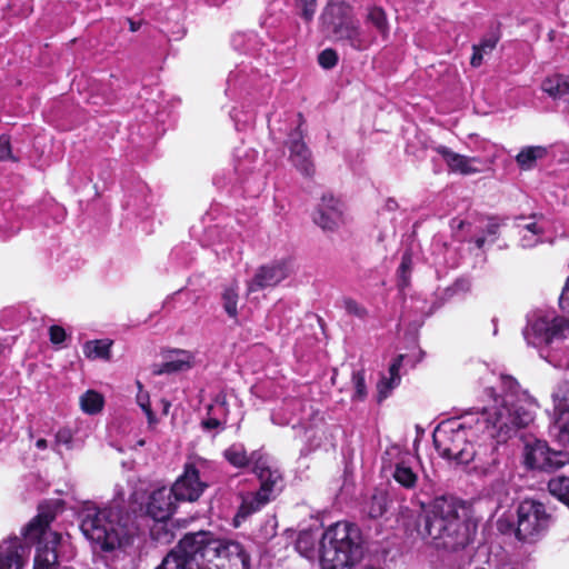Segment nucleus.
I'll use <instances>...</instances> for the list:
<instances>
[{
  "mask_svg": "<svg viewBox=\"0 0 569 569\" xmlns=\"http://www.w3.org/2000/svg\"><path fill=\"white\" fill-rule=\"evenodd\" d=\"M478 411L469 412L463 421L451 420L439 425L433 432V443L439 455L458 463L476 461V468L485 475H492L499 461L496 446L486 432L478 430L475 420Z\"/></svg>",
  "mask_w": 569,
  "mask_h": 569,
  "instance_id": "nucleus-1",
  "label": "nucleus"
},
{
  "mask_svg": "<svg viewBox=\"0 0 569 569\" xmlns=\"http://www.w3.org/2000/svg\"><path fill=\"white\" fill-rule=\"evenodd\" d=\"M417 532L437 549L456 551L466 548L476 533L461 502L449 496L433 499L423 507L417 522Z\"/></svg>",
  "mask_w": 569,
  "mask_h": 569,
  "instance_id": "nucleus-2",
  "label": "nucleus"
},
{
  "mask_svg": "<svg viewBox=\"0 0 569 569\" xmlns=\"http://www.w3.org/2000/svg\"><path fill=\"white\" fill-rule=\"evenodd\" d=\"M500 380L503 395L495 398L491 406L478 411L475 419L477 429L497 437L498 442L506 441L518 429L528 427L535 420L538 408L537 400L521 389L516 379L502 375Z\"/></svg>",
  "mask_w": 569,
  "mask_h": 569,
  "instance_id": "nucleus-3",
  "label": "nucleus"
},
{
  "mask_svg": "<svg viewBox=\"0 0 569 569\" xmlns=\"http://www.w3.org/2000/svg\"><path fill=\"white\" fill-rule=\"evenodd\" d=\"M318 536L312 531H302L296 541V549L307 559L319 556L323 569H350L363 556L360 529L350 522L339 521L322 535L317 550Z\"/></svg>",
  "mask_w": 569,
  "mask_h": 569,
  "instance_id": "nucleus-4",
  "label": "nucleus"
},
{
  "mask_svg": "<svg viewBox=\"0 0 569 569\" xmlns=\"http://www.w3.org/2000/svg\"><path fill=\"white\" fill-rule=\"evenodd\" d=\"M79 518L82 533L103 550L130 545L137 531L131 516L118 505L99 508L87 502Z\"/></svg>",
  "mask_w": 569,
  "mask_h": 569,
  "instance_id": "nucleus-5",
  "label": "nucleus"
},
{
  "mask_svg": "<svg viewBox=\"0 0 569 569\" xmlns=\"http://www.w3.org/2000/svg\"><path fill=\"white\" fill-rule=\"evenodd\" d=\"M527 343L538 350L552 367L569 370V320L549 312L536 311L523 329Z\"/></svg>",
  "mask_w": 569,
  "mask_h": 569,
  "instance_id": "nucleus-6",
  "label": "nucleus"
},
{
  "mask_svg": "<svg viewBox=\"0 0 569 569\" xmlns=\"http://www.w3.org/2000/svg\"><path fill=\"white\" fill-rule=\"evenodd\" d=\"M320 19L323 28L337 42L358 51L367 50L373 42L355 18L351 7L345 1H329Z\"/></svg>",
  "mask_w": 569,
  "mask_h": 569,
  "instance_id": "nucleus-7",
  "label": "nucleus"
},
{
  "mask_svg": "<svg viewBox=\"0 0 569 569\" xmlns=\"http://www.w3.org/2000/svg\"><path fill=\"white\" fill-rule=\"evenodd\" d=\"M181 548L193 560L194 557H204L208 560L226 559L236 569L250 568V557L239 542L216 538L208 531L187 533L181 539Z\"/></svg>",
  "mask_w": 569,
  "mask_h": 569,
  "instance_id": "nucleus-8",
  "label": "nucleus"
},
{
  "mask_svg": "<svg viewBox=\"0 0 569 569\" xmlns=\"http://www.w3.org/2000/svg\"><path fill=\"white\" fill-rule=\"evenodd\" d=\"M57 507V503L41 505L38 515L22 530L27 541L38 540L39 542L33 569H54L58 563L56 548L61 537L49 530V525L56 517Z\"/></svg>",
  "mask_w": 569,
  "mask_h": 569,
  "instance_id": "nucleus-9",
  "label": "nucleus"
},
{
  "mask_svg": "<svg viewBox=\"0 0 569 569\" xmlns=\"http://www.w3.org/2000/svg\"><path fill=\"white\" fill-rule=\"evenodd\" d=\"M252 472L260 481V489L242 497L238 515L247 517L267 505L282 489V475L267 456L252 452Z\"/></svg>",
  "mask_w": 569,
  "mask_h": 569,
  "instance_id": "nucleus-10",
  "label": "nucleus"
},
{
  "mask_svg": "<svg viewBox=\"0 0 569 569\" xmlns=\"http://www.w3.org/2000/svg\"><path fill=\"white\" fill-rule=\"evenodd\" d=\"M553 521L546 506L533 499H525L517 507L516 537L532 543L542 538Z\"/></svg>",
  "mask_w": 569,
  "mask_h": 569,
  "instance_id": "nucleus-11",
  "label": "nucleus"
},
{
  "mask_svg": "<svg viewBox=\"0 0 569 569\" xmlns=\"http://www.w3.org/2000/svg\"><path fill=\"white\" fill-rule=\"evenodd\" d=\"M208 487L201 480L199 470L193 465H186L183 473L176 480L172 488L176 500L196 501Z\"/></svg>",
  "mask_w": 569,
  "mask_h": 569,
  "instance_id": "nucleus-12",
  "label": "nucleus"
},
{
  "mask_svg": "<svg viewBox=\"0 0 569 569\" xmlns=\"http://www.w3.org/2000/svg\"><path fill=\"white\" fill-rule=\"evenodd\" d=\"M30 556V549L18 537L0 542V569H23Z\"/></svg>",
  "mask_w": 569,
  "mask_h": 569,
  "instance_id": "nucleus-13",
  "label": "nucleus"
},
{
  "mask_svg": "<svg viewBox=\"0 0 569 569\" xmlns=\"http://www.w3.org/2000/svg\"><path fill=\"white\" fill-rule=\"evenodd\" d=\"M291 269L286 261L260 267L254 277L248 282V293L274 287L284 280Z\"/></svg>",
  "mask_w": 569,
  "mask_h": 569,
  "instance_id": "nucleus-14",
  "label": "nucleus"
},
{
  "mask_svg": "<svg viewBox=\"0 0 569 569\" xmlns=\"http://www.w3.org/2000/svg\"><path fill=\"white\" fill-rule=\"evenodd\" d=\"M189 555L181 548V540L178 546L171 550L157 567V569H220L213 563V560H208L204 557H194L191 559Z\"/></svg>",
  "mask_w": 569,
  "mask_h": 569,
  "instance_id": "nucleus-15",
  "label": "nucleus"
},
{
  "mask_svg": "<svg viewBox=\"0 0 569 569\" xmlns=\"http://www.w3.org/2000/svg\"><path fill=\"white\" fill-rule=\"evenodd\" d=\"M313 221L322 230H337L343 223L341 202L332 196L322 197L321 203L313 216Z\"/></svg>",
  "mask_w": 569,
  "mask_h": 569,
  "instance_id": "nucleus-16",
  "label": "nucleus"
},
{
  "mask_svg": "<svg viewBox=\"0 0 569 569\" xmlns=\"http://www.w3.org/2000/svg\"><path fill=\"white\" fill-rule=\"evenodd\" d=\"M560 453L550 451L549 448L540 441L526 447V465L532 469L552 470L562 466Z\"/></svg>",
  "mask_w": 569,
  "mask_h": 569,
  "instance_id": "nucleus-17",
  "label": "nucleus"
},
{
  "mask_svg": "<svg viewBox=\"0 0 569 569\" xmlns=\"http://www.w3.org/2000/svg\"><path fill=\"white\" fill-rule=\"evenodd\" d=\"M173 491L166 487L154 490L149 499L147 512L156 521H164L170 518L174 510L172 500Z\"/></svg>",
  "mask_w": 569,
  "mask_h": 569,
  "instance_id": "nucleus-18",
  "label": "nucleus"
},
{
  "mask_svg": "<svg viewBox=\"0 0 569 569\" xmlns=\"http://www.w3.org/2000/svg\"><path fill=\"white\" fill-rule=\"evenodd\" d=\"M436 151L442 157L449 170L452 172L463 176L479 172V169L476 167V164L480 163V160L476 157H467L457 153L445 146H438Z\"/></svg>",
  "mask_w": 569,
  "mask_h": 569,
  "instance_id": "nucleus-19",
  "label": "nucleus"
},
{
  "mask_svg": "<svg viewBox=\"0 0 569 569\" xmlns=\"http://www.w3.org/2000/svg\"><path fill=\"white\" fill-rule=\"evenodd\" d=\"M290 160L293 166L305 176L313 173L311 154L305 142L301 141V133L296 131L289 140Z\"/></svg>",
  "mask_w": 569,
  "mask_h": 569,
  "instance_id": "nucleus-20",
  "label": "nucleus"
},
{
  "mask_svg": "<svg viewBox=\"0 0 569 569\" xmlns=\"http://www.w3.org/2000/svg\"><path fill=\"white\" fill-rule=\"evenodd\" d=\"M193 366V356L186 350H176L170 352L166 361L157 366L154 375L174 373L189 370Z\"/></svg>",
  "mask_w": 569,
  "mask_h": 569,
  "instance_id": "nucleus-21",
  "label": "nucleus"
},
{
  "mask_svg": "<svg viewBox=\"0 0 569 569\" xmlns=\"http://www.w3.org/2000/svg\"><path fill=\"white\" fill-rule=\"evenodd\" d=\"M549 435L560 446L569 447V409L552 410Z\"/></svg>",
  "mask_w": 569,
  "mask_h": 569,
  "instance_id": "nucleus-22",
  "label": "nucleus"
},
{
  "mask_svg": "<svg viewBox=\"0 0 569 569\" xmlns=\"http://www.w3.org/2000/svg\"><path fill=\"white\" fill-rule=\"evenodd\" d=\"M403 356H398L389 368V377H382L377 385L378 401L381 402L389 397L391 390L400 382L399 369L402 363Z\"/></svg>",
  "mask_w": 569,
  "mask_h": 569,
  "instance_id": "nucleus-23",
  "label": "nucleus"
},
{
  "mask_svg": "<svg viewBox=\"0 0 569 569\" xmlns=\"http://www.w3.org/2000/svg\"><path fill=\"white\" fill-rule=\"evenodd\" d=\"M112 341L108 339L91 340L83 345V353L88 359L110 360Z\"/></svg>",
  "mask_w": 569,
  "mask_h": 569,
  "instance_id": "nucleus-24",
  "label": "nucleus"
},
{
  "mask_svg": "<svg viewBox=\"0 0 569 569\" xmlns=\"http://www.w3.org/2000/svg\"><path fill=\"white\" fill-rule=\"evenodd\" d=\"M547 154V149L541 146H531L521 149V151L517 154L516 161L521 169L528 170L531 169L537 160L545 158Z\"/></svg>",
  "mask_w": 569,
  "mask_h": 569,
  "instance_id": "nucleus-25",
  "label": "nucleus"
},
{
  "mask_svg": "<svg viewBox=\"0 0 569 569\" xmlns=\"http://www.w3.org/2000/svg\"><path fill=\"white\" fill-rule=\"evenodd\" d=\"M224 459L236 468H244L252 463V453L248 456L247 450L241 443H233L223 451Z\"/></svg>",
  "mask_w": 569,
  "mask_h": 569,
  "instance_id": "nucleus-26",
  "label": "nucleus"
},
{
  "mask_svg": "<svg viewBox=\"0 0 569 569\" xmlns=\"http://www.w3.org/2000/svg\"><path fill=\"white\" fill-rule=\"evenodd\" d=\"M387 510V495L383 491L376 492L365 502L363 512L372 519L381 517Z\"/></svg>",
  "mask_w": 569,
  "mask_h": 569,
  "instance_id": "nucleus-27",
  "label": "nucleus"
},
{
  "mask_svg": "<svg viewBox=\"0 0 569 569\" xmlns=\"http://www.w3.org/2000/svg\"><path fill=\"white\" fill-rule=\"evenodd\" d=\"M548 489L550 493L558 500L569 507V478L566 476H557L549 480Z\"/></svg>",
  "mask_w": 569,
  "mask_h": 569,
  "instance_id": "nucleus-28",
  "label": "nucleus"
},
{
  "mask_svg": "<svg viewBox=\"0 0 569 569\" xmlns=\"http://www.w3.org/2000/svg\"><path fill=\"white\" fill-rule=\"evenodd\" d=\"M367 22L371 23L378 32L387 38L389 34V24L385 10L379 7H371L368 9Z\"/></svg>",
  "mask_w": 569,
  "mask_h": 569,
  "instance_id": "nucleus-29",
  "label": "nucleus"
},
{
  "mask_svg": "<svg viewBox=\"0 0 569 569\" xmlns=\"http://www.w3.org/2000/svg\"><path fill=\"white\" fill-rule=\"evenodd\" d=\"M552 410L569 409V379L560 381L551 393Z\"/></svg>",
  "mask_w": 569,
  "mask_h": 569,
  "instance_id": "nucleus-30",
  "label": "nucleus"
},
{
  "mask_svg": "<svg viewBox=\"0 0 569 569\" xmlns=\"http://www.w3.org/2000/svg\"><path fill=\"white\" fill-rule=\"evenodd\" d=\"M542 90L551 97L563 96L569 92V82L562 76H553L542 82Z\"/></svg>",
  "mask_w": 569,
  "mask_h": 569,
  "instance_id": "nucleus-31",
  "label": "nucleus"
},
{
  "mask_svg": "<svg viewBox=\"0 0 569 569\" xmlns=\"http://www.w3.org/2000/svg\"><path fill=\"white\" fill-rule=\"evenodd\" d=\"M393 479L405 488H413L417 482V475L403 461L396 463L392 473Z\"/></svg>",
  "mask_w": 569,
  "mask_h": 569,
  "instance_id": "nucleus-32",
  "label": "nucleus"
},
{
  "mask_svg": "<svg viewBox=\"0 0 569 569\" xmlns=\"http://www.w3.org/2000/svg\"><path fill=\"white\" fill-rule=\"evenodd\" d=\"M498 38L490 37L483 39L479 44H475L472 47L473 54L471 57L470 63L472 67H479L482 63L483 56L490 53L497 46Z\"/></svg>",
  "mask_w": 569,
  "mask_h": 569,
  "instance_id": "nucleus-33",
  "label": "nucleus"
},
{
  "mask_svg": "<svg viewBox=\"0 0 569 569\" xmlns=\"http://www.w3.org/2000/svg\"><path fill=\"white\" fill-rule=\"evenodd\" d=\"M81 409L89 415H94L102 409L103 398L100 393L89 390L80 398Z\"/></svg>",
  "mask_w": 569,
  "mask_h": 569,
  "instance_id": "nucleus-34",
  "label": "nucleus"
},
{
  "mask_svg": "<svg viewBox=\"0 0 569 569\" xmlns=\"http://www.w3.org/2000/svg\"><path fill=\"white\" fill-rule=\"evenodd\" d=\"M223 309L229 317L236 318L238 315V287L232 284L222 292Z\"/></svg>",
  "mask_w": 569,
  "mask_h": 569,
  "instance_id": "nucleus-35",
  "label": "nucleus"
},
{
  "mask_svg": "<svg viewBox=\"0 0 569 569\" xmlns=\"http://www.w3.org/2000/svg\"><path fill=\"white\" fill-rule=\"evenodd\" d=\"M137 387L139 389V391L137 393V403L142 409V411L146 413L149 427L152 428L157 423V418L150 407L149 393L147 391H143L142 383L140 381H137Z\"/></svg>",
  "mask_w": 569,
  "mask_h": 569,
  "instance_id": "nucleus-36",
  "label": "nucleus"
},
{
  "mask_svg": "<svg viewBox=\"0 0 569 569\" xmlns=\"http://www.w3.org/2000/svg\"><path fill=\"white\" fill-rule=\"evenodd\" d=\"M351 382L355 388L352 395L353 401H362L367 397V387L365 381V372L362 370L355 371L352 373Z\"/></svg>",
  "mask_w": 569,
  "mask_h": 569,
  "instance_id": "nucleus-37",
  "label": "nucleus"
},
{
  "mask_svg": "<svg viewBox=\"0 0 569 569\" xmlns=\"http://www.w3.org/2000/svg\"><path fill=\"white\" fill-rule=\"evenodd\" d=\"M412 267L411 256L405 253L401 259V263L398 268L399 286L405 288L409 284V278Z\"/></svg>",
  "mask_w": 569,
  "mask_h": 569,
  "instance_id": "nucleus-38",
  "label": "nucleus"
},
{
  "mask_svg": "<svg viewBox=\"0 0 569 569\" xmlns=\"http://www.w3.org/2000/svg\"><path fill=\"white\" fill-rule=\"evenodd\" d=\"M509 480L510 472H508L507 470H500L498 472V477L493 480L491 485L492 493L498 497L506 496L508 493L507 483L509 482Z\"/></svg>",
  "mask_w": 569,
  "mask_h": 569,
  "instance_id": "nucleus-39",
  "label": "nucleus"
},
{
  "mask_svg": "<svg viewBox=\"0 0 569 569\" xmlns=\"http://www.w3.org/2000/svg\"><path fill=\"white\" fill-rule=\"evenodd\" d=\"M319 64L325 69L333 68L338 62V56L335 50L326 49L318 57Z\"/></svg>",
  "mask_w": 569,
  "mask_h": 569,
  "instance_id": "nucleus-40",
  "label": "nucleus"
},
{
  "mask_svg": "<svg viewBox=\"0 0 569 569\" xmlns=\"http://www.w3.org/2000/svg\"><path fill=\"white\" fill-rule=\"evenodd\" d=\"M297 4L301 8V16L306 21L313 18L316 11V0H296Z\"/></svg>",
  "mask_w": 569,
  "mask_h": 569,
  "instance_id": "nucleus-41",
  "label": "nucleus"
},
{
  "mask_svg": "<svg viewBox=\"0 0 569 569\" xmlns=\"http://www.w3.org/2000/svg\"><path fill=\"white\" fill-rule=\"evenodd\" d=\"M17 161L11 151L10 139L7 136L0 137V161Z\"/></svg>",
  "mask_w": 569,
  "mask_h": 569,
  "instance_id": "nucleus-42",
  "label": "nucleus"
},
{
  "mask_svg": "<svg viewBox=\"0 0 569 569\" xmlns=\"http://www.w3.org/2000/svg\"><path fill=\"white\" fill-rule=\"evenodd\" d=\"M531 219H533V221L526 223L523 226H519L521 228L520 232L531 233L541 237L545 231L543 227L536 220L537 216H532Z\"/></svg>",
  "mask_w": 569,
  "mask_h": 569,
  "instance_id": "nucleus-43",
  "label": "nucleus"
},
{
  "mask_svg": "<svg viewBox=\"0 0 569 569\" xmlns=\"http://www.w3.org/2000/svg\"><path fill=\"white\" fill-rule=\"evenodd\" d=\"M345 309L348 313L355 315L358 318H363L367 315L366 309L352 299L345 300Z\"/></svg>",
  "mask_w": 569,
  "mask_h": 569,
  "instance_id": "nucleus-44",
  "label": "nucleus"
},
{
  "mask_svg": "<svg viewBox=\"0 0 569 569\" xmlns=\"http://www.w3.org/2000/svg\"><path fill=\"white\" fill-rule=\"evenodd\" d=\"M49 336H50V341L53 345L62 343L67 337L64 329L60 326H51L49 328Z\"/></svg>",
  "mask_w": 569,
  "mask_h": 569,
  "instance_id": "nucleus-45",
  "label": "nucleus"
},
{
  "mask_svg": "<svg viewBox=\"0 0 569 569\" xmlns=\"http://www.w3.org/2000/svg\"><path fill=\"white\" fill-rule=\"evenodd\" d=\"M72 432L70 429H60L56 435V443L63 445L67 448L71 447Z\"/></svg>",
  "mask_w": 569,
  "mask_h": 569,
  "instance_id": "nucleus-46",
  "label": "nucleus"
},
{
  "mask_svg": "<svg viewBox=\"0 0 569 569\" xmlns=\"http://www.w3.org/2000/svg\"><path fill=\"white\" fill-rule=\"evenodd\" d=\"M227 399L226 395L220 393L216 397L213 405L209 407V412L219 411L221 415L227 413Z\"/></svg>",
  "mask_w": 569,
  "mask_h": 569,
  "instance_id": "nucleus-47",
  "label": "nucleus"
},
{
  "mask_svg": "<svg viewBox=\"0 0 569 569\" xmlns=\"http://www.w3.org/2000/svg\"><path fill=\"white\" fill-rule=\"evenodd\" d=\"M520 233H521L520 242H521L522 248H532L533 246H536L537 243L540 242L541 237H539V236L531 234V233H525V232H520Z\"/></svg>",
  "mask_w": 569,
  "mask_h": 569,
  "instance_id": "nucleus-48",
  "label": "nucleus"
},
{
  "mask_svg": "<svg viewBox=\"0 0 569 569\" xmlns=\"http://www.w3.org/2000/svg\"><path fill=\"white\" fill-rule=\"evenodd\" d=\"M559 303L565 311L569 312V277L565 288L562 289L561 296L559 298Z\"/></svg>",
  "mask_w": 569,
  "mask_h": 569,
  "instance_id": "nucleus-49",
  "label": "nucleus"
},
{
  "mask_svg": "<svg viewBox=\"0 0 569 569\" xmlns=\"http://www.w3.org/2000/svg\"><path fill=\"white\" fill-rule=\"evenodd\" d=\"M223 423L224 421L220 420L219 418L210 417L202 421V427L207 430H211L222 427Z\"/></svg>",
  "mask_w": 569,
  "mask_h": 569,
  "instance_id": "nucleus-50",
  "label": "nucleus"
},
{
  "mask_svg": "<svg viewBox=\"0 0 569 569\" xmlns=\"http://www.w3.org/2000/svg\"><path fill=\"white\" fill-rule=\"evenodd\" d=\"M36 447L38 449L43 450V449H46L48 447V442H47L46 439H38L37 442H36Z\"/></svg>",
  "mask_w": 569,
  "mask_h": 569,
  "instance_id": "nucleus-51",
  "label": "nucleus"
},
{
  "mask_svg": "<svg viewBox=\"0 0 569 569\" xmlns=\"http://www.w3.org/2000/svg\"><path fill=\"white\" fill-rule=\"evenodd\" d=\"M498 226L495 223H491L487 227V233L495 236L497 233Z\"/></svg>",
  "mask_w": 569,
  "mask_h": 569,
  "instance_id": "nucleus-52",
  "label": "nucleus"
},
{
  "mask_svg": "<svg viewBox=\"0 0 569 569\" xmlns=\"http://www.w3.org/2000/svg\"><path fill=\"white\" fill-rule=\"evenodd\" d=\"M475 242H476V246H477L479 249H481V248L483 247L485 242H486V238H485V237H478V238L475 240Z\"/></svg>",
  "mask_w": 569,
  "mask_h": 569,
  "instance_id": "nucleus-53",
  "label": "nucleus"
},
{
  "mask_svg": "<svg viewBox=\"0 0 569 569\" xmlns=\"http://www.w3.org/2000/svg\"><path fill=\"white\" fill-rule=\"evenodd\" d=\"M212 6H221L226 0H207Z\"/></svg>",
  "mask_w": 569,
  "mask_h": 569,
  "instance_id": "nucleus-54",
  "label": "nucleus"
},
{
  "mask_svg": "<svg viewBox=\"0 0 569 569\" xmlns=\"http://www.w3.org/2000/svg\"><path fill=\"white\" fill-rule=\"evenodd\" d=\"M463 224H465V222H463V221H459V222H458V226H457V227H458V229H462V228H463Z\"/></svg>",
  "mask_w": 569,
  "mask_h": 569,
  "instance_id": "nucleus-55",
  "label": "nucleus"
},
{
  "mask_svg": "<svg viewBox=\"0 0 569 569\" xmlns=\"http://www.w3.org/2000/svg\"><path fill=\"white\" fill-rule=\"evenodd\" d=\"M130 29H131V31H136L137 30V28H136L133 22H131Z\"/></svg>",
  "mask_w": 569,
  "mask_h": 569,
  "instance_id": "nucleus-56",
  "label": "nucleus"
},
{
  "mask_svg": "<svg viewBox=\"0 0 569 569\" xmlns=\"http://www.w3.org/2000/svg\"><path fill=\"white\" fill-rule=\"evenodd\" d=\"M169 406H170V405H169V402H166V403H164V412H167V410H168Z\"/></svg>",
  "mask_w": 569,
  "mask_h": 569,
  "instance_id": "nucleus-57",
  "label": "nucleus"
},
{
  "mask_svg": "<svg viewBox=\"0 0 569 569\" xmlns=\"http://www.w3.org/2000/svg\"><path fill=\"white\" fill-rule=\"evenodd\" d=\"M2 351H3V346L0 345V355L2 353Z\"/></svg>",
  "mask_w": 569,
  "mask_h": 569,
  "instance_id": "nucleus-58",
  "label": "nucleus"
},
{
  "mask_svg": "<svg viewBox=\"0 0 569 569\" xmlns=\"http://www.w3.org/2000/svg\"><path fill=\"white\" fill-rule=\"evenodd\" d=\"M144 445V441L143 440H140L139 441V446H143Z\"/></svg>",
  "mask_w": 569,
  "mask_h": 569,
  "instance_id": "nucleus-59",
  "label": "nucleus"
},
{
  "mask_svg": "<svg viewBox=\"0 0 569 569\" xmlns=\"http://www.w3.org/2000/svg\"><path fill=\"white\" fill-rule=\"evenodd\" d=\"M567 111L569 112V100H568V103H567Z\"/></svg>",
  "mask_w": 569,
  "mask_h": 569,
  "instance_id": "nucleus-60",
  "label": "nucleus"
}]
</instances>
